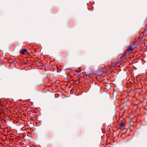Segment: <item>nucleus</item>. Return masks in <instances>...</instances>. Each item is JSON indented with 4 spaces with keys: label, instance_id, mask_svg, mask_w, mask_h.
Instances as JSON below:
<instances>
[{
    "label": "nucleus",
    "instance_id": "nucleus-1",
    "mask_svg": "<svg viewBox=\"0 0 147 147\" xmlns=\"http://www.w3.org/2000/svg\"><path fill=\"white\" fill-rule=\"evenodd\" d=\"M125 119H123L120 124V129H124V127L125 125Z\"/></svg>",
    "mask_w": 147,
    "mask_h": 147
},
{
    "label": "nucleus",
    "instance_id": "nucleus-2",
    "mask_svg": "<svg viewBox=\"0 0 147 147\" xmlns=\"http://www.w3.org/2000/svg\"><path fill=\"white\" fill-rule=\"evenodd\" d=\"M133 50V48L132 47H130L129 48H128L127 50L126 51L129 52V53H132V51Z\"/></svg>",
    "mask_w": 147,
    "mask_h": 147
},
{
    "label": "nucleus",
    "instance_id": "nucleus-3",
    "mask_svg": "<svg viewBox=\"0 0 147 147\" xmlns=\"http://www.w3.org/2000/svg\"><path fill=\"white\" fill-rule=\"evenodd\" d=\"M125 56V54L124 53L122 55V56H121L120 58L123 61L125 59L126 57Z\"/></svg>",
    "mask_w": 147,
    "mask_h": 147
},
{
    "label": "nucleus",
    "instance_id": "nucleus-4",
    "mask_svg": "<svg viewBox=\"0 0 147 147\" xmlns=\"http://www.w3.org/2000/svg\"><path fill=\"white\" fill-rule=\"evenodd\" d=\"M27 51V50L25 49H23L21 51V53L22 54H24Z\"/></svg>",
    "mask_w": 147,
    "mask_h": 147
},
{
    "label": "nucleus",
    "instance_id": "nucleus-5",
    "mask_svg": "<svg viewBox=\"0 0 147 147\" xmlns=\"http://www.w3.org/2000/svg\"><path fill=\"white\" fill-rule=\"evenodd\" d=\"M123 61V60L121 59V58L120 59H118L117 61V64L118 63H121V62H122Z\"/></svg>",
    "mask_w": 147,
    "mask_h": 147
},
{
    "label": "nucleus",
    "instance_id": "nucleus-6",
    "mask_svg": "<svg viewBox=\"0 0 147 147\" xmlns=\"http://www.w3.org/2000/svg\"><path fill=\"white\" fill-rule=\"evenodd\" d=\"M117 64V63H112V67H114Z\"/></svg>",
    "mask_w": 147,
    "mask_h": 147
}]
</instances>
